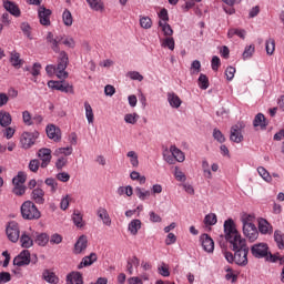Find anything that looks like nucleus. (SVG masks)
Listing matches in <instances>:
<instances>
[{
  "instance_id": "6",
  "label": "nucleus",
  "mask_w": 284,
  "mask_h": 284,
  "mask_svg": "<svg viewBox=\"0 0 284 284\" xmlns=\"http://www.w3.org/2000/svg\"><path fill=\"white\" fill-rule=\"evenodd\" d=\"M6 232L11 243H17V241H19V236L21 234V231L19 230V223L14 221L9 222V224L7 225Z\"/></svg>"
},
{
  "instance_id": "12",
  "label": "nucleus",
  "mask_w": 284,
  "mask_h": 284,
  "mask_svg": "<svg viewBox=\"0 0 284 284\" xmlns=\"http://www.w3.org/2000/svg\"><path fill=\"white\" fill-rule=\"evenodd\" d=\"M13 265L23 267V265H30V251L24 250L18 256L13 258Z\"/></svg>"
},
{
  "instance_id": "13",
  "label": "nucleus",
  "mask_w": 284,
  "mask_h": 284,
  "mask_svg": "<svg viewBox=\"0 0 284 284\" xmlns=\"http://www.w3.org/2000/svg\"><path fill=\"white\" fill-rule=\"evenodd\" d=\"M243 234L248 239V241H251V243H254V241L258 239V229H256V225L254 224L243 226Z\"/></svg>"
},
{
  "instance_id": "37",
  "label": "nucleus",
  "mask_w": 284,
  "mask_h": 284,
  "mask_svg": "<svg viewBox=\"0 0 284 284\" xmlns=\"http://www.w3.org/2000/svg\"><path fill=\"white\" fill-rule=\"evenodd\" d=\"M116 194H119V196H123V194H125V196H132V194H134V189L132 185L120 186L116 190Z\"/></svg>"
},
{
  "instance_id": "54",
  "label": "nucleus",
  "mask_w": 284,
  "mask_h": 284,
  "mask_svg": "<svg viewBox=\"0 0 284 284\" xmlns=\"http://www.w3.org/2000/svg\"><path fill=\"white\" fill-rule=\"evenodd\" d=\"M124 121L130 125H135V123L139 121V115L136 113H128L124 115Z\"/></svg>"
},
{
  "instance_id": "40",
  "label": "nucleus",
  "mask_w": 284,
  "mask_h": 284,
  "mask_svg": "<svg viewBox=\"0 0 284 284\" xmlns=\"http://www.w3.org/2000/svg\"><path fill=\"white\" fill-rule=\"evenodd\" d=\"M202 172L204 179H212V170H210V162L206 159L202 160Z\"/></svg>"
},
{
  "instance_id": "44",
  "label": "nucleus",
  "mask_w": 284,
  "mask_h": 284,
  "mask_svg": "<svg viewBox=\"0 0 284 284\" xmlns=\"http://www.w3.org/2000/svg\"><path fill=\"white\" fill-rule=\"evenodd\" d=\"M65 81H54V80H50L48 82V88H50L51 90H58L59 92H63V85H64Z\"/></svg>"
},
{
  "instance_id": "61",
  "label": "nucleus",
  "mask_w": 284,
  "mask_h": 284,
  "mask_svg": "<svg viewBox=\"0 0 284 284\" xmlns=\"http://www.w3.org/2000/svg\"><path fill=\"white\" fill-rule=\"evenodd\" d=\"M159 274H161V276H170V266H168L165 263H162L159 267H158Z\"/></svg>"
},
{
  "instance_id": "17",
  "label": "nucleus",
  "mask_w": 284,
  "mask_h": 284,
  "mask_svg": "<svg viewBox=\"0 0 284 284\" xmlns=\"http://www.w3.org/2000/svg\"><path fill=\"white\" fill-rule=\"evenodd\" d=\"M97 215L100 217L103 225H106V227H110V225H112V219H110V213H108V210L105 207H99L97 211Z\"/></svg>"
},
{
  "instance_id": "64",
  "label": "nucleus",
  "mask_w": 284,
  "mask_h": 284,
  "mask_svg": "<svg viewBox=\"0 0 284 284\" xmlns=\"http://www.w3.org/2000/svg\"><path fill=\"white\" fill-rule=\"evenodd\" d=\"M252 54H254V45H248L245 48L242 57L243 59H251Z\"/></svg>"
},
{
  "instance_id": "3",
  "label": "nucleus",
  "mask_w": 284,
  "mask_h": 284,
  "mask_svg": "<svg viewBox=\"0 0 284 284\" xmlns=\"http://www.w3.org/2000/svg\"><path fill=\"white\" fill-rule=\"evenodd\" d=\"M68 63H70L68 53L65 51H61L58 58V65H57V77L58 79H68Z\"/></svg>"
},
{
  "instance_id": "35",
  "label": "nucleus",
  "mask_w": 284,
  "mask_h": 284,
  "mask_svg": "<svg viewBox=\"0 0 284 284\" xmlns=\"http://www.w3.org/2000/svg\"><path fill=\"white\" fill-rule=\"evenodd\" d=\"M21 247L30 248L34 245V241H32V237L28 234L23 233L20 237Z\"/></svg>"
},
{
  "instance_id": "1",
  "label": "nucleus",
  "mask_w": 284,
  "mask_h": 284,
  "mask_svg": "<svg viewBox=\"0 0 284 284\" xmlns=\"http://www.w3.org/2000/svg\"><path fill=\"white\" fill-rule=\"evenodd\" d=\"M224 233L225 241L230 243L232 250H241L243 247H247L245 239L241 236V233L236 230V224H234V220L229 219L224 222Z\"/></svg>"
},
{
  "instance_id": "30",
  "label": "nucleus",
  "mask_w": 284,
  "mask_h": 284,
  "mask_svg": "<svg viewBox=\"0 0 284 284\" xmlns=\"http://www.w3.org/2000/svg\"><path fill=\"white\" fill-rule=\"evenodd\" d=\"M87 3L94 12H103L105 10V4L101 0H87Z\"/></svg>"
},
{
  "instance_id": "38",
  "label": "nucleus",
  "mask_w": 284,
  "mask_h": 284,
  "mask_svg": "<svg viewBox=\"0 0 284 284\" xmlns=\"http://www.w3.org/2000/svg\"><path fill=\"white\" fill-rule=\"evenodd\" d=\"M274 241L278 247V250H284V234L281 231L274 232Z\"/></svg>"
},
{
  "instance_id": "26",
  "label": "nucleus",
  "mask_w": 284,
  "mask_h": 284,
  "mask_svg": "<svg viewBox=\"0 0 284 284\" xmlns=\"http://www.w3.org/2000/svg\"><path fill=\"white\" fill-rule=\"evenodd\" d=\"M10 63L13 68H21L23 65V60L21 59V54L17 51L10 52Z\"/></svg>"
},
{
  "instance_id": "15",
  "label": "nucleus",
  "mask_w": 284,
  "mask_h": 284,
  "mask_svg": "<svg viewBox=\"0 0 284 284\" xmlns=\"http://www.w3.org/2000/svg\"><path fill=\"white\" fill-rule=\"evenodd\" d=\"M201 243L204 252H207L209 254H212V252H214V240H212L210 235L203 234L201 236Z\"/></svg>"
},
{
  "instance_id": "36",
  "label": "nucleus",
  "mask_w": 284,
  "mask_h": 284,
  "mask_svg": "<svg viewBox=\"0 0 284 284\" xmlns=\"http://www.w3.org/2000/svg\"><path fill=\"white\" fill-rule=\"evenodd\" d=\"M254 128H267V123L265 122V115L263 113H257L253 121Z\"/></svg>"
},
{
  "instance_id": "52",
  "label": "nucleus",
  "mask_w": 284,
  "mask_h": 284,
  "mask_svg": "<svg viewBox=\"0 0 284 284\" xmlns=\"http://www.w3.org/2000/svg\"><path fill=\"white\" fill-rule=\"evenodd\" d=\"M140 26L143 30H150L152 28V19L150 17H140Z\"/></svg>"
},
{
  "instance_id": "57",
  "label": "nucleus",
  "mask_w": 284,
  "mask_h": 284,
  "mask_svg": "<svg viewBox=\"0 0 284 284\" xmlns=\"http://www.w3.org/2000/svg\"><path fill=\"white\" fill-rule=\"evenodd\" d=\"M257 172L260 174L261 178H263L264 181H266L267 183H270V181H272V175H270V172H267V170L263 166L257 168Z\"/></svg>"
},
{
  "instance_id": "45",
  "label": "nucleus",
  "mask_w": 284,
  "mask_h": 284,
  "mask_svg": "<svg viewBox=\"0 0 284 284\" xmlns=\"http://www.w3.org/2000/svg\"><path fill=\"white\" fill-rule=\"evenodd\" d=\"M130 179L132 181H139L140 185H145V181H148L145 175H141L138 171H132L130 173Z\"/></svg>"
},
{
  "instance_id": "62",
  "label": "nucleus",
  "mask_w": 284,
  "mask_h": 284,
  "mask_svg": "<svg viewBox=\"0 0 284 284\" xmlns=\"http://www.w3.org/2000/svg\"><path fill=\"white\" fill-rule=\"evenodd\" d=\"M201 72V61L194 60L191 64V74H199Z\"/></svg>"
},
{
  "instance_id": "23",
  "label": "nucleus",
  "mask_w": 284,
  "mask_h": 284,
  "mask_svg": "<svg viewBox=\"0 0 284 284\" xmlns=\"http://www.w3.org/2000/svg\"><path fill=\"white\" fill-rule=\"evenodd\" d=\"M170 152L178 163H183V161H185V153L176 148V145H171Z\"/></svg>"
},
{
  "instance_id": "4",
  "label": "nucleus",
  "mask_w": 284,
  "mask_h": 284,
  "mask_svg": "<svg viewBox=\"0 0 284 284\" xmlns=\"http://www.w3.org/2000/svg\"><path fill=\"white\" fill-rule=\"evenodd\" d=\"M245 129V123L239 122L231 128L230 140L233 143H242L243 141V130Z\"/></svg>"
},
{
  "instance_id": "31",
  "label": "nucleus",
  "mask_w": 284,
  "mask_h": 284,
  "mask_svg": "<svg viewBox=\"0 0 284 284\" xmlns=\"http://www.w3.org/2000/svg\"><path fill=\"white\" fill-rule=\"evenodd\" d=\"M11 123H12V115H10V112L0 111L1 128H8Z\"/></svg>"
},
{
  "instance_id": "39",
  "label": "nucleus",
  "mask_w": 284,
  "mask_h": 284,
  "mask_svg": "<svg viewBox=\"0 0 284 284\" xmlns=\"http://www.w3.org/2000/svg\"><path fill=\"white\" fill-rule=\"evenodd\" d=\"M217 222L219 219L216 217L215 213H209L204 216V225H206V227H212V225Z\"/></svg>"
},
{
  "instance_id": "16",
  "label": "nucleus",
  "mask_w": 284,
  "mask_h": 284,
  "mask_svg": "<svg viewBox=\"0 0 284 284\" xmlns=\"http://www.w3.org/2000/svg\"><path fill=\"white\" fill-rule=\"evenodd\" d=\"M84 250H88V237L85 235H82L78 239L77 243L74 244L73 253L83 254Z\"/></svg>"
},
{
  "instance_id": "41",
  "label": "nucleus",
  "mask_w": 284,
  "mask_h": 284,
  "mask_svg": "<svg viewBox=\"0 0 284 284\" xmlns=\"http://www.w3.org/2000/svg\"><path fill=\"white\" fill-rule=\"evenodd\" d=\"M28 175L23 172H18L17 176L12 179L13 185H24Z\"/></svg>"
},
{
  "instance_id": "50",
  "label": "nucleus",
  "mask_w": 284,
  "mask_h": 284,
  "mask_svg": "<svg viewBox=\"0 0 284 284\" xmlns=\"http://www.w3.org/2000/svg\"><path fill=\"white\" fill-rule=\"evenodd\" d=\"M161 45H162V48H168L169 50H174V47H175L174 38H172V36L166 37L165 39H163L161 41Z\"/></svg>"
},
{
  "instance_id": "43",
  "label": "nucleus",
  "mask_w": 284,
  "mask_h": 284,
  "mask_svg": "<svg viewBox=\"0 0 284 284\" xmlns=\"http://www.w3.org/2000/svg\"><path fill=\"white\" fill-rule=\"evenodd\" d=\"M159 26L162 28L164 37H172L174 34V30H172V27L168 22L160 21Z\"/></svg>"
},
{
  "instance_id": "7",
  "label": "nucleus",
  "mask_w": 284,
  "mask_h": 284,
  "mask_svg": "<svg viewBox=\"0 0 284 284\" xmlns=\"http://www.w3.org/2000/svg\"><path fill=\"white\" fill-rule=\"evenodd\" d=\"M233 252H235L234 262L236 263V265H247V254L250 253V248L247 246L236 248Z\"/></svg>"
},
{
  "instance_id": "11",
  "label": "nucleus",
  "mask_w": 284,
  "mask_h": 284,
  "mask_svg": "<svg viewBox=\"0 0 284 284\" xmlns=\"http://www.w3.org/2000/svg\"><path fill=\"white\" fill-rule=\"evenodd\" d=\"M47 136L51 139V141H55L59 143L61 141V129L54 124H48L45 128Z\"/></svg>"
},
{
  "instance_id": "34",
  "label": "nucleus",
  "mask_w": 284,
  "mask_h": 284,
  "mask_svg": "<svg viewBox=\"0 0 284 284\" xmlns=\"http://www.w3.org/2000/svg\"><path fill=\"white\" fill-rule=\"evenodd\" d=\"M62 21H63V24L67 26V28L72 27V23H74V18H72V12H70V10L65 9L63 11Z\"/></svg>"
},
{
  "instance_id": "9",
  "label": "nucleus",
  "mask_w": 284,
  "mask_h": 284,
  "mask_svg": "<svg viewBox=\"0 0 284 284\" xmlns=\"http://www.w3.org/2000/svg\"><path fill=\"white\" fill-rule=\"evenodd\" d=\"M50 17H52V10L47 9L43 6L38 8V18L41 26H50Z\"/></svg>"
},
{
  "instance_id": "58",
  "label": "nucleus",
  "mask_w": 284,
  "mask_h": 284,
  "mask_svg": "<svg viewBox=\"0 0 284 284\" xmlns=\"http://www.w3.org/2000/svg\"><path fill=\"white\" fill-rule=\"evenodd\" d=\"M22 121L26 125H34V122L32 121V114H30V111L22 112Z\"/></svg>"
},
{
  "instance_id": "8",
  "label": "nucleus",
  "mask_w": 284,
  "mask_h": 284,
  "mask_svg": "<svg viewBox=\"0 0 284 284\" xmlns=\"http://www.w3.org/2000/svg\"><path fill=\"white\" fill-rule=\"evenodd\" d=\"M251 252L255 258H265L270 254V248L266 243H257L251 247Z\"/></svg>"
},
{
  "instance_id": "53",
  "label": "nucleus",
  "mask_w": 284,
  "mask_h": 284,
  "mask_svg": "<svg viewBox=\"0 0 284 284\" xmlns=\"http://www.w3.org/2000/svg\"><path fill=\"white\" fill-rule=\"evenodd\" d=\"M173 174L176 181H180V183H185V181H187V176H185V173H183V171H181V169H179L178 166H175Z\"/></svg>"
},
{
  "instance_id": "2",
  "label": "nucleus",
  "mask_w": 284,
  "mask_h": 284,
  "mask_svg": "<svg viewBox=\"0 0 284 284\" xmlns=\"http://www.w3.org/2000/svg\"><path fill=\"white\" fill-rule=\"evenodd\" d=\"M21 215L26 221H38V219H41V212L32 201H26L21 205Z\"/></svg>"
},
{
  "instance_id": "63",
  "label": "nucleus",
  "mask_w": 284,
  "mask_h": 284,
  "mask_svg": "<svg viewBox=\"0 0 284 284\" xmlns=\"http://www.w3.org/2000/svg\"><path fill=\"white\" fill-rule=\"evenodd\" d=\"M12 192L16 196H23L26 194V185H14Z\"/></svg>"
},
{
  "instance_id": "60",
  "label": "nucleus",
  "mask_w": 284,
  "mask_h": 284,
  "mask_svg": "<svg viewBox=\"0 0 284 284\" xmlns=\"http://www.w3.org/2000/svg\"><path fill=\"white\" fill-rule=\"evenodd\" d=\"M41 166V162L38 159H33L29 162V170L30 172H39V168Z\"/></svg>"
},
{
  "instance_id": "46",
  "label": "nucleus",
  "mask_w": 284,
  "mask_h": 284,
  "mask_svg": "<svg viewBox=\"0 0 284 284\" xmlns=\"http://www.w3.org/2000/svg\"><path fill=\"white\" fill-rule=\"evenodd\" d=\"M73 152L72 146L59 148L54 151V156H70Z\"/></svg>"
},
{
  "instance_id": "24",
  "label": "nucleus",
  "mask_w": 284,
  "mask_h": 284,
  "mask_svg": "<svg viewBox=\"0 0 284 284\" xmlns=\"http://www.w3.org/2000/svg\"><path fill=\"white\" fill-rule=\"evenodd\" d=\"M3 8L13 17H21V10H19V7H17L12 1L4 2Z\"/></svg>"
},
{
  "instance_id": "10",
  "label": "nucleus",
  "mask_w": 284,
  "mask_h": 284,
  "mask_svg": "<svg viewBox=\"0 0 284 284\" xmlns=\"http://www.w3.org/2000/svg\"><path fill=\"white\" fill-rule=\"evenodd\" d=\"M38 156L41 161L40 168L45 169L48 165H50V161H52V150L42 148L38 151Z\"/></svg>"
},
{
  "instance_id": "27",
  "label": "nucleus",
  "mask_w": 284,
  "mask_h": 284,
  "mask_svg": "<svg viewBox=\"0 0 284 284\" xmlns=\"http://www.w3.org/2000/svg\"><path fill=\"white\" fill-rule=\"evenodd\" d=\"M135 195L140 201H148L150 196H152V192L148 189H143L141 186L135 187Z\"/></svg>"
},
{
  "instance_id": "25",
  "label": "nucleus",
  "mask_w": 284,
  "mask_h": 284,
  "mask_svg": "<svg viewBox=\"0 0 284 284\" xmlns=\"http://www.w3.org/2000/svg\"><path fill=\"white\" fill-rule=\"evenodd\" d=\"M141 225H142L141 220L139 219L132 220L128 225V230L130 234L132 236H136L139 234V230H141Z\"/></svg>"
},
{
  "instance_id": "19",
  "label": "nucleus",
  "mask_w": 284,
  "mask_h": 284,
  "mask_svg": "<svg viewBox=\"0 0 284 284\" xmlns=\"http://www.w3.org/2000/svg\"><path fill=\"white\" fill-rule=\"evenodd\" d=\"M166 97H168V102H169V104H170L173 109L179 110L180 105H182V103H183V101L181 100V98H179V97L176 95V93H174V92H169V93L166 94Z\"/></svg>"
},
{
  "instance_id": "21",
  "label": "nucleus",
  "mask_w": 284,
  "mask_h": 284,
  "mask_svg": "<svg viewBox=\"0 0 284 284\" xmlns=\"http://www.w3.org/2000/svg\"><path fill=\"white\" fill-rule=\"evenodd\" d=\"M42 278L50 284H59V276L50 270H44L42 273Z\"/></svg>"
},
{
  "instance_id": "48",
  "label": "nucleus",
  "mask_w": 284,
  "mask_h": 284,
  "mask_svg": "<svg viewBox=\"0 0 284 284\" xmlns=\"http://www.w3.org/2000/svg\"><path fill=\"white\" fill-rule=\"evenodd\" d=\"M243 227H247V225H254V215L244 213L241 216Z\"/></svg>"
},
{
  "instance_id": "28",
  "label": "nucleus",
  "mask_w": 284,
  "mask_h": 284,
  "mask_svg": "<svg viewBox=\"0 0 284 284\" xmlns=\"http://www.w3.org/2000/svg\"><path fill=\"white\" fill-rule=\"evenodd\" d=\"M140 260L136 256L130 257L126 262V272L132 276L134 274V267H139L140 265Z\"/></svg>"
},
{
  "instance_id": "55",
  "label": "nucleus",
  "mask_w": 284,
  "mask_h": 284,
  "mask_svg": "<svg viewBox=\"0 0 284 284\" xmlns=\"http://www.w3.org/2000/svg\"><path fill=\"white\" fill-rule=\"evenodd\" d=\"M126 77L128 79H131V81H143V74H141L139 71H129Z\"/></svg>"
},
{
  "instance_id": "47",
  "label": "nucleus",
  "mask_w": 284,
  "mask_h": 284,
  "mask_svg": "<svg viewBox=\"0 0 284 284\" xmlns=\"http://www.w3.org/2000/svg\"><path fill=\"white\" fill-rule=\"evenodd\" d=\"M265 50L268 55L274 54V50H276V42L274 41V39L270 38L268 40H266Z\"/></svg>"
},
{
  "instance_id": "59",
  "label": "nucleus",
  "mask_w": 284,
  "mask_h": 284,
  "mask_svg": "<svg viewBox=\"0 0 284 284\" xmlns=\"http://www.w3.org/2000/svg\"><path fill=\"white\" fill-rule=\"evenodd\" d=\"M213 139H215L217 143H225V135H223V132L219 129L213 130Z\"/></svg>"
},
{
  "instance_id": "14",
  "label": "nucleus",
  "mask_w": 284,
  "mask_h": 284,
  "mask_svg": "<svg viewBox=\"0 0 284 284\" xmlns=\"http://www.w3.org/2000/svg\"><path fill=\"white\" fill-rule=\"evenodd\" d=\"M31 200H33L37 205H43L45 203V191L41 187H36L31 192Z\"/></svg>"
},
{
  "instance_id": "33",
  "label": "nucleus",
  "mask_w": 284,
  "mask_h": 284,
  "mask_svg": "<svg viewBox=\"0 0 284 284\" xmlns=\"http://www.w3.org/2000/svg\"><path fill=\"white\" fill-rule=\"evenodd\" d=\"M84 111L89 125H92V123H94V111L92 110V105H90V102L88 101L84 102Z\"/></svg>"
},
{
  "instance_id": "5",
  "label": "nucleus",
  "mask_w": 284,
  "mask_h": 284,
  "mask_svg": "<svg viewBox=\"0 0 284 284\" xmlns=\"http://www.w3.org/2000/svg\"><path fill=\"white\" fill-rule=\"evenodd\" d=\"M38 138H39V132H36V133L23 132L20 138V143L23 150H30V148L34 145Z\"/></svg>"
},
{
  "instance_id": "18",
  "label": "nucleus",
  "mask_w": 284,
  "mask_h": 284,
  "mask_svg": "<svg viewBox=\"0 0 284 284\" xmlns=\"http://www.w3.org/2000/svg\"><path fill=\"white\" fill-rule=\"evenodd\" d=\"M33 239L40 247H45L50 243V236L47 233H34Z\"/></svg>"
},
{
  "instance_id": "49",
  "label": "nucleus",
  "mask_w": 284,
  "mask_h": 284,
  "mask_svg": "<svg viewBox=\"0 0 284 284\" xmlns=\"http://www.w3.org/2000/svg\"><path fill=\"white\" fill-rule=\"evenodd\" d=\"M126 156L130 159L132 168H139V154H136L134 151H129Z\"/></svg>"
},
{
  "instance_id": "51",
  "label": "nucleus",
  "mask_w": 284,
  "mask_h": 284,
  "mask_svg": "<svg viewBox=\"0 0 284 284\" xmlns=\"http://www.w3.org/2000/svg\"><path fill=\"white\" fill-rule=\"evenodd\" d=\"M45 185H48V187L51 189L52 194H54V192H57L58 187H59V183L57 182V180H54V178H48L44 181Z\"/></svg>"
},
{
  "instance_id": "20",
  "label": "nucleus",
  "mask_w": 284,
  "mask_h": 284,
  "mask_svg": "<svg viewBox=\"0 0 284 284\" xmlns=\"http://www.w3.org/2000/svg\"><path fill=\"white\" fill-rule=\"evenodd\" d=\"M67 284H83V275L79 272H71L67 275Z\"/></svg>"
},
{
  "instance_id": "56",
  "label": "nucleus",
  "mask_w": 284,
  "mask_h": 284,
  "mask_svg": "<svg viewBox=\"0 0 284 284\" xmlns=\"http://www.w3.org/2000/svg\"><path fill=\"white\" fill-rule=\"evenodd\" d=\"M49 243L51 245H60V243H63V236L59 233H54L49 237Z\"/></svg>"
},
{
  "instance_id": "32",
  "label": "nucleus",
  "mask_w": 284,
  "mask_h": 284,
  "mask_svg": "<svg viewBox=\"0 0 284 284\" xmlns=\"http://www.w3.org/2000/svg\"><path fill=\"white\" fill-rule=\"evenodd\" d=\"M72 221L75 227H79V229L85 227V221H83V215L79 211L73 212Z\"/></svg>"
},
{
  "instance_id": "42",
  "label": "nucleus",
  "mask_w": 284,
  "mask_h": 284,
  "mask_svg": "<svg viewBox=\"0 0 284 284\" xmlns=\"http://www.w3.org/2000/svg\"><path fill=\"white\" fill-rule=\"evenodd\" d=\"M199 88L201 90H207L210 88V80L207 79V75L201 73L197 79Z\"/></svg>"
},
{
  "instance_id": "29",
  "label": "nucleus",
  "mask_w": 284,
  "mask_h": 284,
  "mask_svg": "<svg viewBox=\"0 0 284 284\" xmlns=\"http://www.w3.org/2000/svg\"><path fill=\"white\" fill-rule=\"evenodd\" d=\"M258 230L261 234H272V224L267 222L265 219L258 220Z\"/></svg>"
},
{
  "instance_id": "22",
  "label": "nucleus",
  "mask_w": 284,
  "mask_h": 284,
  "mask_svg": "<svg viewBox=\"0 0 284 284\" xmlns=\"http://www.w3.org/2000/svg\"><path fill=\"white\" fill-rule=\"evenodd\" d=\"M93 263H97V255L91 253L88 256H84L81 263L78 265V270H83V267H90Z\"/></svg>"
}]
</instances>
